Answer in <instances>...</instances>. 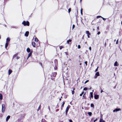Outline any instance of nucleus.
Segmentation results:
<instances>
[{
	"instance_id": "obj_17",
	"label": "nucleus",
	"mask_w": 122,
	"mask_h": 122,
	"mask_svg": "<svg viewBox=\"0 0 122 122\" xmlns=\"http://www.w3.org/2000/svg\"><path fill=\"white\" fill-rule=\"evenodd\" d=\"M118 65V63L117 61H116L114 63V66H117Z\"/></svg>"
},
{
	"instance_id": "obj_63",
	"label": "nucleus",
	"mask_w": 122,
	"mask_h": 122,
	"mask_svg": "<svg viewBox=\"0 0 122 122\" xmlns=\"http://www.w3.org/2000/svg\"><path fill=\"white\" fill-rule=\"evenodd\" d=\"M69 61H71V59H69Z\"/></svg>"
},
{
	"instance_id": "obj_48",
	"label": "nucleus",
	"mask_w": 122,
	"mask_h": 122,
	"mask_svg": "<svg viewBox=\"0 0 122 122\" xmlns=\"http://www.w3.org/2000/svg\"><path fill=\"white\" fill-rule=\"evenodd\" d=\"M69 122H72V120L70 119L69 120Z\"/></svg>"
},
{
	"instance_id": "obj_33",
	"label": "nucleus",
	"mask_w": 122,
	"mask_h": 122,
	"mask_svg": "<svg viewBox=\"0 0 122 122\" xmlns=\"http://www.w3.org/2000/svg\"><path fill=\"white\" fill-rule=\"evenodd\" d=\"M45 120L44 119H42L41 120V122H45Z\"/></svg>"
},
{
	"instance_id": "obj_25",
	"label": "nucleus",
	"mask_w": 122,
	"mask_h": 122,
	"mask_svg": "<svg viewBox=\"0 0 122 122\" xmlns=\"http://www.w3.org/2000/svg\"><path fill=\"white\" fill-rule=\"evenodd\" d=\"M73 91H72V94H74V90H75V88H73Z\"/></svg>"
},
{
	"instance_id": "obj_26",
	"label": "nucleus",
	"mask_w": 122,
	"mask_h": 122,
	"mask_svg": "<svg viewBox=\"0 0 122 122\" xmlns=\"http://www.w3.org/2000/svg\"><path fill=\"white\" fill-rule=\"evenodd\" d=\"M34 40L35 41H38V40L37 38L36 37L35 38Z\"/></svg>"
},
{
	"instance_id": "obj_55",
	"label": "nucleus",
	"mask_w": 122,
	"mask_h": 122,
	"mask_svg": "<svg viewBox=\"0 0 122 122\" xmlns=\"http://www.w3.org/2000/svg\"><path fill=\"white\" fill-rule=\"evenodd\" d=\"M65 53H66V55H68V54H67V52H65Z\"/></svg>"
},
{
	"instance_id": "obj_29",
	"label": "nucleus",
	"mask_w": 122,
	"mask_h": 122,
	"mask_svg": "<svg viewBox=\"0 0 122 122\" xmlns=\"http://www.w3.org/2000/svg\"><path fill=\"white\" fill-rule=\"evenodd\" d=\"M81 15H82V9H81Z\"/></svg>"
},
{
	"instance_id": "obj_19",
	"label": "nucleus",
	"mask_w": 122,
	"mask_h": 122,
	"mask_svg": "<svg viewBox=\"0 0 122 122\" xmlns=\"http://www.w3.org/2000/svg\"><path fill=\"white\" fill-rule=\"evenodd\" d=\"M100 122H105L104 120H103L102 119H100Z\"/></svg>"
},
{
	"instance_id": "obj_31",
	"label": "nucleus",
	"mask_w": 122,
	"mask_h": 122,
	"mask_svg": "<svg viewBox=\"0 0 122 122\" xmlns=\"http://www.w3.org/2000/svg\"><path fill=\"white\" fill-rule=\"evenodd\" d=\"M87 90V88L86 87H84L83 88V90L86 91Z\"/></svg>"
},
{
	"instance_id": "obj_28",
	"label": "nucleus",
	"mask_w": 122,
	"mask_h": 122,
	"mask_svg": "<svg viewBox=\"0 0 122 122\" xmlns=\"http://www.w3.org/2000/svg\"><path fill=\"white\" fill-rule=\"evenodd\" d=\"M41 105L40 104V106L37 109V111H38L39 110H40V109L41 108Z\"/></svg>"
},
{
	"instance_id": "obj_14",
	"label": "nucleus",
	"mask_w": 122,
	"mask_h": 122,
	"mask_svg": "<svg viewBox=\"0 0 122 122\" xmlns=\"http://www.w3.org/2000/svg\"><path fill=\"white\" fill-rule=\"evenodd\" d=\"M10 38L9 37L7 38L6 39V43H8L10 41Z\"/></svg>"
},
{
	"instance_id": "obj_12",
	"label": "nucleus",
	"mask_w": 122,
	"mask_h": 122,
	"mask_svg": "<svg viewBox=\"0 0 122 122\" xmlns=\"http://www.w3.org/2000/svg\"><path fill=\"white\" fill-rule=\"evenodd\" d=\"M12 72V71L10 69L8 71V75H10Z\"/></svg>"
},
{
	"instance_id": "obj_52",
	"label": "nucleus",
	"mask_w": 122,
	"mask_h": 122,
	"mask_svg": "<svg viewBox=\"0 0 122 122\" xmlns=\"http://www.w3.org/2000/svg\"><path fill=\"white\" fill-rule=\"evenodd\" d=\"M66 112V116H67V112Z\"/></svg>"
},
{
	"instance_id": "obj_46",
	"label": "nucleus",
	"mask_w": 122,
	"mask_h": 122,
	"mask_svg": "<svg viewBox=\"0 0 122 122\" xmlns=\"http://www.w3.org/2000/svg\"><path fill=\"white\" fill-rule=\"evenodd\" d=\"M89 49L90 51L91 50V47L90 46L89 47Z\"/></svg>"
},
{
	"instance_id": "obj_60",
	"label": "nucleus",
	"mask_w": 122,
	"mask_h": 122,
	"mask_svg": "<svg viewBox=\"0 0 122 122\" xmlns=\"http://www.w3.org/2000/svg\"><path fill=\"white\" fill-rule=\"evenodd\" d=\"M116 87V86H115L114 87V88L115 89Z\"/></svg>"
},
{
	"instance_id": "obj_4",
	"label": "nucleus",
	"mask_w": 122,
	"mask_h": 122,
	"mask_svg": "<svg viewBox=\"0 0 122 122\" xmlns=\"http://www.w3.org/2000/svg\"><path fill=\"white\" fill-rule=\"evenodd\" d=\"M121 109L120 108H116L113 110V112H117L120 111Z\"/></svg>"
},
{
	"instance_id": "obj_59",
	"label": "nucleus",
	"mask_w": 122,
	"mask_h": 122,
	"mask_svg": "<svg viewBox=\"0 0 122 122\" xmlns=\"http://www.w3.org/2000/svg\"><path fill=\"white\" fill-rule=\"evenodd\" d=\"M103 91L102 90L101 91V93H102V92H103Z\"/></svg>"
},
{
	"instance_id": "obj_39",
	"label": "nucleus",
	"mask_w": 122,
	"mask_h": 122,
	"mask_svg": "<svg viewBox=\"0 0 122 122\" xmlns=\"http://www.w3.org/2000/svg\"><path fill=\"white\" fill-rule=\"evenodd\" d=\"M21 120V119H18V122H19Z\"/></svg>"
},
{
	"instance_id": "obj_44",
	"label": "nucleus",
	"mask_w": 122,
	"mask_h": 122,
	"mask_svg": "<svg viewBox=\"0 0 122 122\" xmlns=\"http://www.w3.org/2000/svg\"><path fill=\"white\" fill-rule=\"evenodd\" d=\"M100 31H99L97 33V35H99V34H100Z\"/></svg>"
},
{
	"instance_id": "obj_22",
	"label": "nucleus",
	"mask_w": 122,
	"mask_h": 122,
	"mask_svg": "<svg viewBox=\"0 0 122 122\" xmlns=\"http://www.w3.org/2000/svg\"><path fill=\"white\" fill-rule=\"evenodd\" d=\"M88 114L89 116H91L92 115V113L91 112H89Z\"/></svg>"
},
{
	"instance_id": "obj_45",
	"label": "nucleus",
	"mask_w": 122,
	"mask_h": 122,
	"mask_svg": "<svg viewBox=\"0 0 122 122\" xmlns=\"http://www.w3.org/2000/svg\"><path fill=\"white\" fill-rule=\"evenodd\" d=\"M102 18L103 20H106V19L103 18L102 17Z\"/></svg>"
},
{
	"instance_id": "obj_6",
	"label": "nucleus",
	"mask_w": 122,
	"mask_h": 122,
	"mask_svg": "<svg viewBox=\"0 0 122 122\" xmlns=\"http://www.w3.org/2000/svg\"><path fill=\"white\" fill-rule=\"evenodd\" d=\"M70 106L69 105H68L66 107L65 112H67L68 111V110L70 108Z\"/></svg>"
},
{
	"instance_id": "obj_15",
	"label": "nucleus",
	"mask_w": 122,
	"mask_h": 122,
	"mask_svg": "<svg viewBox=\"0 0 122 122\" xmlns=\"http://www.w3.org/2000/svg\"><path fill=\"white\" fill-rule=\"evenodd\" d=\"M26 51H27L28 53H29L30 52V49L28 48H27Z\"/></svg>"
},
{
	"instance_id": "obj_32",
	"label": "nucleus",
	"mask_w": 122,
	"mask_h": 122,
	"mask_svg": "<svg viewBox=\"0 0 122 122\" xmlns=\"http://www.w3.org/2000/svg\"><path fill=\"white\" fill-rule=\"evenodd\" d=\"M84 93V92H82L80 94V96H82V95Z\"/></svg>"
},
{
	"instance_id": "obj_13",
	"label": "nucleus",
	"mask_w": 122,
	"mask_h": 122,
	"mask_svg": "<svg viewBox=\"0 0 122 122\" xmlns=\"http://www.w3.org/2000/svg\"><path fill=\"white\" fill-rule=\"evenodd\" d=\"M64 104H65V102H63V103H62V104L61 106V110H62V108L63 107H64Z\"/></svg>"
},
{
	"instance_id": "obj_3",
	"label": "nucleus",
	"mask_w": 122,
	"mask_h": 122,
	"mask_svg": "<svg viewBox=\"0 0 122 122\" xmlns=\"http://www.w3.org/2000/svg\"><path fill=\"white\" fill-rule=\"evenodd\" d=\"M57 74L56 72H54L52 73V75H51V77H55Z\"/></svg>"
},
{
	"instance_id": "obj_36",
	"label": "nucleus",
	"mask_w": 122,
	"mask_h": 122,
	"mask_svg": "<svg viewBox=\"0 0 122 122\" xmlns=\"http://www.w3.org/2000/svg\"><path fill=\"white\" fill-rule=\"evenodd\" d=\"M100 17L102 18V17L100 16H97V18H100Z\"/></svg>"
},
{
	"instance_id": "obj_5",
	"label": "nucleus",
	"mask_w": 122,
	"mask_h": 122,
	"mask_svg": "<svg viewBox=\"0 0 122 122\" xmlns=\"http://www.w3.org/2000/svg\"><path fill=\"white\" fill-rule=\"evenodd\" d=\"M99 96L98 95H95L94 96L95 99H97L99 98Z\"/></svg>"
},
{
	"instance_id": "obj_30",
	"label": "nucleus",
	"mask_w": 122,
	"mask_h": 122,
	"mask_svg": "<svg viewBox=\"0 0 122 122\" xmlns=\"http://www.w3.org/2000/svg\"><path fill=\"white\" fill-rule=\"evenodd\" d=\"M71 10V8H69L68 10V12L69 13H70Z\"/></svg>"
},
{
	"instance_id": "obj_64",
	"label": "nucleus",
	"mask_w": 122,
	"mask_h": 122,
	"mask_svg": "<svg viewBox=\"0 0 122 122\" xmlns=\"http://www.w3.org/2000/svg\"><path fill=\"white\" fill-rule=\"evenodd\" d=\"M121 24L122 25V21H121Z\"/></svg>"
},
{
	"instance_id": "obj_8",
	"label": "nucleus",
	"mask_w": 122,
	"mask_h": 122,
	"mask_svg": "<svg viewBox=\"0 0 122 122\" xmlns=\"http://www.w3.org/2000/svg\"><path fill=\"white\" fill-rule=\"evenodd\" d=\"M10 116L9 115L6 118V121L7 122L9 119L10 118Z\"/></svg>"
},
{
	"instance_id": "obj_40",
	"label": "nucleus",
	"mask_w": 122,
	"mask_h": 122,
	"mask_svg": "<svg viewBox=\"0 0 122 122\" xmlns=\"http://www.w3.org/2000/svg\"><path fill=\"white\" fill-rule=\"evenodd\" d=\"M88 81H89L88 80H87L85 82V84L86 83H87V82H88Z\"/></svg>"
},
{
	"instance_id": "obj_43",
	"label": "nucleus",
	"mask_w": 122,
	"mask_h": 122,
	"mask_svg": "<svg viewBox=\"0 0 122 122\" xmlns=\"http://www.w3.org/2000/svg\"><path fill=\"white\" fill-rule=\"evenodd\" d=\"M75 27V25H73V26H72V29H73L74 28V27Z\"/></svg>"
},
{
	"instance_id": "obj_20",
	"label": "nucleus",
	"mask_w": 122,
	"mask_h": 122,
	"mask_svg": "<svg viewBox=\"0 0 122 122\" xmlns=\"http://www.w3.org/2000/svg\"><path fill=\"white\" fill-rule=\"evenodd\" d=\"M8 43H6L5 44V47L6 48H7V46H8Z\"/></svg>"
},
{
	"instance_id": "obj_37",
	"label": "nucleus",
	"mask_w": 122,
	"mask_h": 122,
	"mask_svg": "<svg viewBox=\"0 0 122 122\" xmlns=\"http://www.w3.org/2000/svg\"><path fill=\"white\" fill-rule=\"evenodd\" d=\"M81 48V46L80 45H78V49H80Z\"/></svg>"
},
{
	"instance_id": "obj_35",
	"label": "nucleus",
	"mask_w": 122,
	"mask_h": 122,
	"mask_svg": "<svg viewBox=\"0 0 122 122\" xmlns=\"http://www.w3.org/2000/svg\"><path fill=\"white\" fill-rule=\"evenodd\" d=\"M59 48L61 50L63 48V47L62 46H60Z\"/></svg>"
},
{
	"instance_id": "obj_34",
	"label": "nucleus",
	"mask_w": 122,
	"mask_h": 122,
	"mask_svg": "<svg viewBox=\"0 0 122 122\" xmlns=\"http://www.w3.org/2000/svg\"><path fill=\"white\" fill-rule=\"evenodd\" d=\"M98 67H99V66H98L97 67V68L96 69V70H95V72H96L97 71H98Z\"/></svg>"
},
{
	"instance_id": "obj_9",
	"label": "nucleus",
	"mask_w": 122,
	"mask_h": 122,
	"mask_svg": "<svg viewBox=\"0 0 122 122\" xmlns=\"http://www.w3.org/2000/svg\"><path fill=\"white\" fill-rule=\"evenodd\" d=\"M86 93H85L83 95L82 97V99H86Z\"/></svg>"
},
{
	"instance_id": "obj_42",
	"label": "nucleus",
	"mask_w": 122,
	"mask_h": 122,
	"mask_svg": "<svg viewBox=\"0 0 122 122\" xmlns=\"http://www.w3.org/2000/svg\"><path fill=\"white\" fill-rule=\"evenodd\" d=\"M20 58V57L18 56H17L16 57V59H19Z\"/></svg>"
},
{
	"instance_id": "obj_18",
	"label": "nucleus",
	"mask_w": 122,
	"mask_h": 122,
	"mask_svg": "<svg viewBox=\"0 0 122 122\" xmlns=\"http://www.w3.org/2000/svg\"><path fill=\"white\" fill-rule=\"evenodd\" d=\"M95 75H96V76H99V75H100L99 73L98 72H97L96 73Z\"/></svg>"
},
{
	"instance_id": "obj_62",
	"label": "nucleus",
	"mask_w": 122,
	"mask_h": 122,
	"mask_svg": "<svg viewBox=\"0 0 122 122\" xmlns=\"http://www.w3.org/2000/svg\"><path fill=\"white\" fill-rule=\"evenodd\" d=\"M61 98H60V99H59V101H60L61 100Z\"/></svg>"
},
{
	"instance_id": "obj_24",
	"label": "nucleus",
	"mask_w": 122,
	"mask_h": 122,
	"mask_svg": "<svg viewBox=\"0 0 122 122\" xmlns=\"http://www.w3.org/2000/svg\"><path fill=\"white\" fill-rule=\"evenodd\" d=\"M86 34H90V33H89V32L88 31H86Z\"/></svg>"
},
{
	"instance_id": "obj_61",
	"label": "nucleus",
	"mask_w": 122,
	"mask_h": 122,
	"mask_svg": "<svg viewBox=\"0 0 122 122\" xmlns=\"http://www.w3.org/2000/svg\"><path fill=\"white\" fill-rule=\"evenodd\" d=\"M91 88H92L91 87H90V88H89V89H91Z\"/></svg>"
},
{
	"instance_id": "obj_50",
	"label": "nucleus",
	"mask_w": 122,
	"mask_h": 122,
	"mask_svg": "<svg viewBox=\"0 0 122 122\" xmlns=\"http://www.w3.org/2000/svg\"><path fill=\"white\" fill-rule=\"evenodd\" d=\"M16 55L15 54V55H14V56H13V58H14L15 57H16Z\"/></svg>"
},
{
	"instance_id": "obj_57",
	"label": "nucleus",
	"mask_w": 122,
	"mask_h": 122,
	"mask_svg": "<svg viewBox=\"0 0 122 122\" xmlns=\"http://www.w3.org/2000/svg\"><path fill=\"white\" fill-rule=\"evenodd\" d=\"M97 29H98V30L99 29V26H98L97 27Z\"/></svg>"
},
{
	"instance_id": "obj_54",
	"label": "nucleus",
	"mask_w": 122,
	"mask_h": 122,
	"mask_svg": "<svg viewBox=\"0 0 122 122\" xmlns=\"http://www.w3.org/2000/svg\"><path fill=\"white\" fill-rule=\"evenodd\" d=\"M106 42L105 43V47H106Z\"/></svg>"
},
{
	"instance_id": "obj_47",
	"label": "nucleus",
	"mask_w": 122,
	"mask_h": 122,
	"mask_svg": "<svg viewBox=\"0 0 122 122\" xmlns=\"http://www.w3.org/2000/svg\"><path fill=\"white\" fill-rule=\"evenodd\" d=\"M48 108L49 110V111H50V107L49 106H48Z\"/></svg>"
},
{
	"instance_id": "obj_2",
	"label": "nucleus",
	"mask_w": 122,
	"mask_h": 122,
	"mask_svg": "<svg viewBox=\"0 0 122 122\" xmlns=\"http://www.w3.org/2000/svg\"><path fill=\"white\" fill-rule=\"evenodd\" d=\"M2 112L3 113L5 111V105L4 104H2Z\"/></svg>"
},
{
	"instance_id": "obj_21",
	"label": "nucleus",
	"mask_w": 122,
	"mask_h": 122,
	"mask_svg": "<svg viewBox=\"0 0 122 122\" xmlns=\"http://www.w3.org/2000/svg\"><path fill=\"white\" fill-rule=\"evenodd\" d=\"M11 28H17V27L15 26H11Z\"/></svg>"
},
{
	"instance_id": "obj_23",
	"label": "nucleus",
	"mask_w": 122,
	"mask_h": 122,
	"mask_svg": "<svg viewBox=\"0 0 122 122\" xmlns=\"http://www.w3.org/2000/svg\"><path fill=\"white\" fill-rule=\"evenodd\" d=\"M71 41V40L70 39H69L67 41V43L69 44V42H70Z\"/></svg>"
},
{
	"instance_id": "obj_16",
	"label": "nucleus",
	"mask_w": 122,
	"mask_h": 122,
	"mask_svg": "<svg viewBox=\"0 0 122 122\" xmlns=\"http://www.w3.org/2000/svg\"><path fill=\"white\" fill-rule=\"evenodd\" d=\"M32 45L34 47H35V43L34 42H33L32 43Z\"/></svg>"
},
{
	"instance_id": "obj_1",
	"label": "nucleus",
	"mask_w": 122,
	"mask_h": 122,
	"mask_svg": "<svg viewBox=\"0 0 122 122\" xmlns=\"http://www.w3.org/2000/svg\"><path fill=\"white\" fill-rule=\"evenodd\" d=\"M22 24L24 25V26L27 25L29 26V23L28 21H27L26 22L25 21H24L22 23Z\"/></svg>"
},
{
	"instance_id": "obj_11",
	"label": "nucleus",
	"mask_w": 122,
	"mask_h": 122,
	"mask_svg": "<svg viewBox=\"0 0 122 122\" xmlns=\"http://www.w3.org/2000/svg\"><path fill=\"white\" fill-rule=\"evenodd\" d=\"M90 95H91V97L90 98V100H91V98H93V92H91L90 93Z\"/></svg>"
},
{
	"instance_id": "obj_58",
	"label": "nucleus",
	"mask_w": 122,
	"mask_h": 122,
	"mask_svg": "<svg viewBox=\"0 0 122 122\" xmlns=\"http://www.w3.org/2000/svg\"><path fill=\"white\" fill-rule=\"evenodd\" d=\"M58 104H57V106H56V108H57L58 107Z\"/></svg>"
},
{
	"instance_id": "obj_27",
	"label": "nucleus",
	"mask_w": 122,
	"mask_h": 122,
	"mask_svg": "<svg viewBox=\"0 0 122 122\" xmlns=\"http://www.w3.org/2000/svg\"><path fill=\"white\" fill-rule=\"evenodd\" d=\"M91 107H94V105L93 103H91Z\"/></svg>"
},
{
	"instance_id": "obj_41",
	"label": "nucleus",
	"mask_w": 122,
	"mask_h": 122,
	"mask_svg": "<svg viewBox=\"0 0 122 122\" xmlns=\"http://www.w3.org/2000/svg\"><path fill=\"white\" fill-rule=\"evenodd\" d=\"M90 35V34H87V37H88V38H90V36H89Z\"/></svg>"
},
{
	"instance_id": "obj_53",
	"label": "nucleus",
	"mask_w": 122,
	"mask_h": 122,
	"mask_svg": "<svg viewBox=\"0 0 122 122\" xmlns=\"http://www.w3.org/2000/svg\"><path fill=\"white\" fill-rule=\"evenodd\" d=\"M56 66L54 68V69L55 70L56 69Z\"/></svg>"
},
{
	"instance_id": "obj_38",
	"label": "nucleus",
	"mask_w": 122,
	"mask_h": 122,
	"mask_svg": "<svg viewBox=\"0 0 122 122\" xmlns=\"http://www.w3.org/2000/svg\"><path fill=\"white\" fill-rule=\"evenodd\" d=\"M87 61H86L85 62V63L86 64V66L87 65Z\"/></svg>"
},
{
	"instance_id": "obj_49",
	"label": "nucleus",
	"mask_w": 122,
	"mask_h": 122,
	"mask_svg": "<svg viewBox=\"0 0 122 122\" xmlns=\"http://www.w3.org/2000/svg\"><path fill=\"white\" fill-rule=\"evenodd\" d=\"M97 120V119L96 118V119L94 121V122H95Z\"/></svg>"
},
{
	"instance_id": "obj_7",
	"label": "nucleus",
	"mask_w": 122,
	"mask_h": 122,
	"mask_svg": "<svg viewBox=\"0 0 122 122\" xmlns=\"http://www.w3.org/2000/svg\"><path fill=\"white\" fill-rule=\"evenodd\" d=\"M29 34V32L28 31H26L25 34V36L27 37L28 36Z\"/></svg>"
},
{
	"instance_id": "obj_56",
	"label": "nucleus",
	"mask_w": 122,
	"mask_h": 122,
	"mask_svg": "<svg viewBox=\"0 0 122 122\" xmlns=\"http://www.w3.org/2000/svg\"><path fill=\"white\" fill-rule=\"evenodd\" d=\"M97 76H96V75H95V78H97Z\"/></svg>"
},
{
	"instance_id": "obj_10",
	"label": "nucleus",
	"mask_w": 122,
	"mask_h": 122,
	"mask_svg": "<svg viewBox=\"0 0 122 122\" xmlns=\"http://www.w3.org/2000/svg\"><path fill=\"white\" fill-rule=\"evenodd\" d=\"M32 52H30V53H29L28 54V57L27 59V60L28 59V58L30 56H31V54H32Z\"/></svg>"
},
{
	"instance_id": "obj_51",
	"label": "nucleus",
	"mask_w": 122,
	"mask_h": 122,
	"mask_svg": "<svg viewBox=\"0 0 122 122\" xmlns=\"http://www.w3.org/2000/svg\"><path fill=\"white\" fill-rule=\"evenodd\" d=\"M118 40L116 42V44H117L118 43Z\"/></svg>"
}]
</instances>
